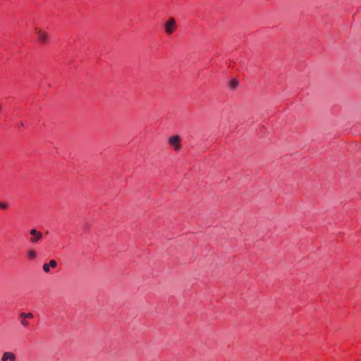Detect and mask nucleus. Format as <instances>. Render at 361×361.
<instances>
[{"label":"nucleus","mask_w":361,"mask_h":361,"mask_svg":"<svg viewBox=\"0 0 361 361\" xmlns=\"http://www.w3.org/2000/svg\"><path fill=\"white\" fill-rule=\"evenodd\" d=\"M169 145L175 151H178L180 147V137L178 135H173L168 138Z\"/></svg>","instance_id":"1"},{"label":"nucleus","mask_w":361,"mask_h":361,"mask_svg":"<svg viewBox=\"0 0 361 361\" xmlns=\"http://www.w3.org/2000/svg\"><path fill=\"white\" fill-rule=\"evenodd\" d=\"M177 26L174 18L169 19L164 24V30L166 35H170L174 32Z\"/></svg>","instance_id":"2"},{"label":"nucleus","mask_w":361,"mask_h":361,"mask_svg":"<svg viewBox=\"0 0 361 361\" xmlns=\"http://www.w3.org/2000/svg\"><path fill=\"white\" fill-rule=\"evenodd\" d=\"M35 31L40 43L44 44L48 42L49 36L46 32L38 27H35Z\"/></svg>","instance_id":"3"},{"label":"nucleus","mask_w":361,"mask_h":361,"mask_svg":"<svg viewBox=\"0 0 361 361\" xmlns=\"http://www.w3.org/2000/svg\"><path fill=\"white\" fill-rule=\"evenodd\" d=\"M32 237L30 239V243H37L42 238V233L36 229L33 228L30 231Z\"/></svg>","instance_id":"4"},{"label":"nucleus","mask_w":361,"mask_h":361,"mask_svg":"<svg viewBox=\"0 0 361 361\" xmlns=\"http://www.w3.org/2000/svg\"><path fill=\"white\" fill-rule=\"evenodd\" d=\"M20 317L21 319L20 324L23 326L27 327L29 326V322L27 321V319H32L33 317V314L31 312L25 313L21 312L20 314Z\"/></svg>","instance_id":"5"},{"label":"nucleus","mask_w":361,"mask_h":361,"mask_svg":"<svg viewBox=\"0 0 361 361\" xmlns=\"http://www.w3.org/2000/svg\"><path fill=\"white\" fill-rule=\"evenodd\" d=\"M16 355L12 352H4L2 354L1 361H16Z\"/></svg>","instance_id":"6"},{"label":"nucleus","mask_w":361,"mask_h":361,"mask_svg":"<svg viewBox=\"0 0 361 361\" xmlns=\"http://www.w3.org/2000/svg\"><path fill=\"white\" fill-rule=\"evenodd\" d=\"M27 256L29 259H33L36 257V252L32 250H29L27 251Z\"/></svg>","instance_id":"7"},{"label":"nucleus","mask_w":361,"mask_h":361,"mask_svg":"<svg viewBox=\"0 0 361 361\" xmlns=\"http://www.w3.org/2000/svg\"><path fill=\"white\" fill-rule=\"evenodd\" d=\"M43 271L46 273L50 272V267L49 265L47 263H44L42 266Z\"/></svg>","instance_id":"8"},{"label":"nucleus","mask_w":361,"mask_h":361,"mask_svg":"<svg viewBox=\"0 0 361 361\" xmlns=\"http://www.w3.org/2000/svg\"><path fill=\"white\" fill-rule=\"evenodd\" d=\"M8 207V203L0 202V208L2 209H6Z\"/></svg>","instance_id":"9"},{"label":"nucleus","mask_w":361,"mask_h":361,"mask_svg":"<svg viewBox=\"0 0 361 361\" xmlns=\"http://www.w3.org/2000/svg\"><path fill=\"white\" fill-rule=\"evenodd\" d=\"M49 265V267L55 268L57 266V263L54 259H51L49 261V263L48 264Z\"/></svg>","instance_id":"10"},{"label":"nucleus","mask_w":361,"mask_h":361,"mask_svg":"<svg viewBox=\"0 0 361 361\" xmlns=\"http://www.w3.org/2000/svg\"><path fill=\"white\" fill-rule=\"evenodd\" d=\"M238 84V82L236 80H233L231 82V87L232 88H235V87H237Z\"/></svg>","instance_id":"11"},{"label":"nucleus","mask_w":361,"mask_h":361,"mask_svg":"<svg viewBox=\"0 0 361 361\" xmlns=\"http://www.w3.org/2000/svg\"><path fill=\"white\" fill-rule=\"evenodd\" d=\"M19 126L20 127H24L25 125H24L23 122H20V124H19Z\"/></svg>","instance_id":"12"}]
</instances>
